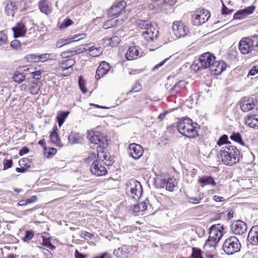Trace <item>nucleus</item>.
I'll return each instance as SVG.
<instances>
[{
	"mask_svg": "<svg viewBox=\"0 0 258 258\" xmlns=\"http://www.w3.org/2000/svg\"><path fill=\"white\" fill-rule=\"evenodd\" d=\"M53 131L49 136L50 141L59 147H62L63 144L62 143L60 138L58 134V129L56 125H54L52 128Z\"/></svg>",
	"mask_w": 258,
	"mask_h": 258,
	"instance_id": "nucleus-30",
	"label": "nucleus"
},
{
	"mask_svg": "<svg viewBox=\"0 0 258 258\" xmlns=\"http://www.w3.org/2000/svg\"><path fill=\"white\" fill-rule=\"evenodd\" d=\"M13 161L12 159H4V162H3V164H4V168L3 169L4 170H7L9 168H10L12 167V165H13Z\"/></svg>",
	"mask_w": 258,
	"mask_h": 258,
	"instance_id": "nucleus-52",
	"label": "nucleus"
},
{
	"mask_svg": "<svg viewBox=\"0 0 258 258\" xmlns=\"http://www.w3.org/2000/svg\"><path fill=\"white\" fill-rule=\"evenodd\" d=\"M246 125L254 129L258 130V115L249 114L244 118Z\"/></svg>",
	"mask_w": 258,
	"mask_h": 258,
	"instance_id": "nucleus-24",
	"label": "nucleus"
},
{
	"mask_svg": "<svg viewBox=\"0 0 258 258\" xmlns=\"http://www.w3.org/2000/svg\"><path fill=\"white\" fill-rule=\"evenodd\" d=\"M255 7L251 6L247 8H245L244 9H242L237 11L234 15L233 18L235 19H242L245 18L248 15L252 14L254 9Z\"/></svg>",
	"mask_w": 258,
	"mask_h": 258,
	"instance_id": "nucleus-25",
	"label": "nucleus"
},
{
	"mask_svg": "<svg viewBox=\"0 0 258 258\" xmlns=\"http://www.w3.org/2000/svg\"><path fill=\"white\" fill-rule=\"evenodd\" d=\"M158 35V30L152 25L142 32V36L147 43H150L157 39Z\"/></svg>",
	"mask_w": 258,
	"mask_h": 258,
	"instance_id": "nucleus-15",
	"label": "nucleus"
},
{
	"mask_svg": "<svg viewBox=\"0 0 258 258\" xmlns=\"http://www.w3.org/2000/svg\"><path fill=\"white\" fill-rule=\"evenodd\" d=\"M11 46L15 49H18L20 47V43L18 40H14L11 42Z\"/></svg>",
	"mask_w": 258,
	"mask_h": 258,
	"instance_id": "nucleus-59",
	"label": "nucleus"
},
{
	"mask_svg": "<svg viewBox=\"0 0 258 258\" xmlns=\"http://www.w3.org/2000/svg\"><path fill=\"white\" fill-rule=\"evenodd\" d=\"M137 27L141 29H144L146 30L149 26H151L152 25L149 24L148 22L143 20H139L137 22Z\"/></svg>",
	"mask_w": 258,
	"mask_h": 258,
	"instance_id": "nucleus-44",
	"label": "nucleus"
},
{
	"mask_svg": "<svg viewBox=\"0 0 258 258\" xmlns=\"http://www.w3.org/2000/svg\"><path fill=\"white\" fill-rule=\"evenodd\" d=\"M223 227L221 224L213 225L210 228L209 236L219 241L223 236Z\"/></svg>",
	"mask_w": 258,
	"mask_h": 258,
	"instance_id": "nucleus-20",
	"label": "nucleus"
},
{
	"mask_svg": "<svg viewBox=\"0 0 258 258\" xmlns=\"http://www.w3.org/2000/svg\"><path fill=\"white\" fill-rule=\"evenodd\" d=\"M177 127L178 131L183 136L195 138L199 135L198 130L200 126L189 118H184L177 122Z\"/></svg>",
	"mask_w": 258,
	"mask_h": 258,
	"instance_id": "nucleus-2",
	"label": "nucleus"
},
{
	"mask_svg": "<svg viewBox=\"0 0 258 258\" xmlns=\"http://www.w3.org/2000/svg\"><path fill=\"white\" fill-rule=\"evenodd\" d=\"M97 159L103 163L106 166H111L114 163V160L111 157L110 153L105 149V147H97Z\"/></svg>",
	"mask_w": 258,
	"mask_h": 258,
	"instance_id": "nucleus-11",
	"label": "nucleus"
},
{
	"mask_svg": "<svg viewBox=\"0 0 258 258\" xmlns=\"http://www.w3.org/2000/svg\"><path fill=\"white\" fill-rule=\"evenodd\" d=\"M176 128L177 129V125H174L172 124L167 127V132L171 134H173L175 133V131Z\"/></svg>",
	"mask_w": 258,
	"mask_h": 258,
	"instance_id": "nucleus-62",
	"label": "nucleus"
},
{
	"mask_svg": "<svg viewBox=\"0 0 258 258\" xmlns=\"http://www.w3.org/2000/svg\"><path fill=\"white\" fill-rule=\"evenodd\" d=\"M76 61L75 59H63L58 60L54 70L61 77L70 76L74 72V67Z\"/></svg>",
	"mask_w": 258,
	"mask_h": 258,
	"instance_id": "nucleus-4",
	"label": "nucleus"
},
{
	"mask_svg": "<svg viewBox=\"0 0 258 258\" xmlns=\"http://www.w3.org/2000/svg\"><path fill=\"white\" fill-rule=\"evenodd\" d=\"M83 139V136L75 131H71L68 135V143L70 144L79 143Z\"/></svg>",
	"mask_w": 258,
	"mask_h": 258,
	"instance_id": "nucleus-31",
	"label": "nucleus"
},
{
	"mask_svg": "<svg viewBox=\"0 0 258 258\" xmlns=\"http://www.w3.org/2000/svg\"><path fill=\"white\" fill-rule=\"evenodd\" d=\"M239 105L241 110L247 112L254 109H257L258 101L250 97H244L239 101Z\"/></svg>",
	"mask_w": 258,
	"mask_h": 258,
	"instance_id": "nucleus-10",
	"label": "nucleus"
},
{
	"mask_svg": "<svg viewBox=\"0 0 258 258\" xmlns=\"http://www.w3.org/2000/svg\"><path fill=\"white\" fill-rule=\"evenodd\" d=\"M126 6V3L123 0H117L109 9L108 15L110 17H116Z\"/></svg>",
	"mask_w": 258,
	"mask_h": 258,
	"instance_id": "nucleus-16",
	"label": "nucleus"
},
{
	"mask_svg": "<svg viewBox=\"0 0 258 258\" xmlns=\"http://www.w3.org/2000/svg\"><path fill=\"white\" fill-rule=\"evenodd\" d=\"M104 41L106 46L114 47L118 45L121 40L119 37L115 36L111 38H105Z\"/></svg>",
	"mask_w": 258,
	"mask_h": 258,
	"instance_id": "nucleus-35",
	"label": "nucleus"
},
{
	"mask_svg": "<svg viewBox=\"0 0 258 258\" xmlns=\"http://www.w3.org/2000/svg\"><path fill=\"white\" fill-rule=\"evenodd\" d=\"M241 244L235 236H232L227 238L224 241L222 249L227 254H233L240 250Z\"/></svg>",
	"mask_w": 258,
	"mask_h": 258,
	"instance_id": "nucleus-5",
	"label": "nucleus"
},
{
	"mask_svg": "<svg viewBox=\"0 0 258 258\" xmlns=\"http://www.w3.org/2000/svg\"><path fill=\"white\" fill-rule=\"evenodd\" d=\"M238 49L243 55L258 54V35L255 34L241 38L238 43Z\"/></svg>",
	"mask_w": 258,
	"mask_h": 258,
	"instance_id": "nucleus-3",
	"label": "nucleus"
},
{
	"mask_svg": "<svg viewBox=\"0 0 258 258\" xmlns=\"http://www.w3.org/2000/svg\"><path fill=\"white\" fill-rule=\"evenodd\" d=\"M198 182L200 186L203 187L206 185H212L215 186L216 183L213 177L211 176L205 175L199 177Z\"/></svg>",
	"mask_w": 258,
	"mask_h": 258,
	"instance_id": "nucleus-28",
	"label": "nucleus"
},
{
	"mask_svg": "<svg viewBox=\"0 0 258 258\" xmlns=\"http://www.w3.org/2000/svg\"><path fill=\"white\" fill-rule=\"evenodd\" d=\"M128 152L129 155L135 159H138L143 154V147L137 144L132 143L128 146Z\"/></svg>",
	"mask_w": 258,
	"mask_h": 258,
	"instance_id": "nucleus-18",
	"label": "nucleus"
},
{
	"mask_svg": "<svg viewBox=\"0 0 258 258\" xmlns=\"http://www.w3.org/2000/svg\"><path fill=\"white\" fill-rule=\"evenodd\" d=\"M204 245L203 248V254L205 258H215L217 254V248Z\"/></svg>",
	"mask_w": 258,
	"mask_h": 258,
	"instance_id": "nucleus-33",
	"label": "nucleus"
},
{
	"mask_svg": "<svg viewBox=\"0 0 258 258\" xmlns=\"http://www.w3.org/2000/svg\"><path fill=\"white\" fill-rule=\"evenodd\" d=\"M203 250L197 247H192L191 256L194 258H205L202 256Z\"/></svg>",
	"mask_w": 258,
	"mask_h": 258,
	"instance_id": "nucleus-45",
	"label": "nucleus"
},
{
	"mask_svg": "<svg viewBox=\"0 0 258 258\" xmlns=\"http://www.w3.org/2000/svg\"><path fill=\"white\" fill-rule=\"evenodd\" d=\"M17 10V7L15 2H10L6 5L5 11L8 15L14 16Z\"/></svg>",
	"mask_w": 258,
	"mask_h": 258,
	"instance_id": "nucleus-36",
	"label": "nucleus"
},
{
	"mask_svg": "<svg viewBox=\"0 0 258 258\" xmlns=\"http://www.w3.org/2000/svg\"><path fill=\"white\" fill-rule=\"evenodd\" d=\"M142 89V85L138 82H136L132 90H131L128 93L132 92H138L141 91Z\"/></svg>",
	"mask_w": 258,
	"mask_h": 258,
	"instance_id": "nucleus-51",
	"label": "nucleus"
},
{
	"mask_svg": "<svg viewBox=\"0 0 258 258\" xmlns=\"http://www.w3.org/2000/svg\"><path fill=\"white\" fill-rule=\"evenodd\" d=\"M210 17V12L203 9L197 10L192 15V21L194 25L199 26L205 23Z\"/></svg>",
	"mask_w": 258,
	"mask_h": 258,
	"instance_id": "nucleus-9",
	"label": "nucleus"
},
{
	"mask_svg": "<svg viewBox=\"0 0 258 258\" xmlns=\"http://www.w3.org/2000/svg\"><path fill=\"white\" fill-rule=\"evenodd\" d=\"M226 66L224 61L215 60L210 69L214 75H218L225 70Z\"/></svg>",
	"mask_w": 258,
	"mask_h": 258,
	"instance_id": "nucleus-22",
	"label": "nucleus"
},
{
	"mask_svg": "<svg viewBox=\"0 0 258 258\" xmlns=\"http://www.w3.org/2000/svg\"><path fill=\"white\" fill-rule=\"evenodd\" d=\"M248 240L253 245L258 244V226L255 225L250 229L248 237Z\"/></svg>",
	"mask_w": 258,
	"mask_h": 258,
	"instance_id": "nucleus-29",
	"label": "nucleus"
},
{
	"mask_svg": "<svg viewBox=\"0 0 258 258\" xmlns=\"http://www.w3.org/2000/svg\"><path fill=\"white\" fill-rule=\"evenodd\" d=\"M230 139L236 143H239L241 145L243 146L244 143L243 141L241 136L239 133L233 132L230 136Z\"/></svg>",
	"mask_w": 258,
	"mask_h": 258,
	"instance_id": "nucleus-40",
	"label": "nucleus"
},
{
	"mask_svg": "<svg viewBox=\"0 0 258 258\" xmlns=\"http://www.w3.org/2000/svg\"><path fill=\"white\" fill-rule=\"evenodd\" d=\"M155 183L157 187L162 188L165 187L166 190L169 191H173L178 184V182L175 178L170 177L166 179L162 176L155 178Z\"/></svg>",
	"mask_w": 258,
	"mask_h": 258,
	"instance_id": "nucleus-7",
	"label": "nucleus"
},
{
	"mask_svg": "<svg viewBox=\"0 0 258 258\" xmlns=\"http://www.w3.org/2000/svg\"><path fill=\"white\" fill-rule=\"evenodd\" d=\"M138 205L142 212H144L146 210L147 208V204L146 202H140L138 203Z\"/></svg>",
	"mask_w": 258,
	"mask_h": 258,
	"instance_id": "nucleus-63",
	"label": "nucleus"
},
{
	"mask_svg": "<svg viewBox=\"0 0 258 258\" xmlns=\"http://www.w3.org/2000/svg\"><path fill=\"white\" fill-rule=\"evenodd\" d=\"M69 113V111H60L58 113L56 119L59 127L62 125Z\"/></svg>",
	"mask_w": 258,
	"mask_h": 258,
	"instance_id": "nucleus-37",
	"label": "nucleus"
},
{
	"mask_svg": "<svg viewBox=\"0 0 258 258\" xmlns=\"http://www.w3.org/2000/svg\"><path fill=\"white\" fill-rule=\"evenodd\" d=\"M40 12L48 15L52 11V6L50 0H40L38 3Z\"/></svg>",
	"mask_w": 258,
	"mask_h": 258,
	"instance_id": "nucleus-26",
	"label": "nucleus"
},
{
	"mask_svg": "<svg viewBox=\"0 0 258 258\" xmlns=\"http://www.w3.org/2000/svg\"><path fill=\"white\" fill-rule=\"evenodd\" d=\"M43 152L44 156L46 158H49L56 154L57 150L54 148H45Z\"/></svg>",
	"mask_w": 258,
	"mask_h": 258,
	"instance_id": "nucleus-42",
	"label": "nucleus"
},
{
	"mask_svg": "<svg viewBox=\"0 0 258 258\" xmlns=\"http://www.w3.org/2000/svg\"><path fill=\"white\" fill-rule=\"evenodd\" d=\"M172 31L177 38L184 37L189 33L188 27L181 21H174L173 23Z\"/></svg>",
	"mask_w": 258,
	"mask_h": 258,
	"instance_id": "nucleus-12",
	"label": "nucleus"
},
{
	"mask_svg": "<svg viewBox=\"0 0 258 258\" xmlns=\"http://www.w3.org/2000/svg\"><path fill=\"white\" fill-rule=\"evenodd\" d=\"M32 238V231H27L25 233V235L23 238L24 241H28Z\"/></svg>",
	"mask_w": 258,
	"mask_h": 258,
	"instance_id": "nucleus-56",
	"label": "nucleus"
},
{
	"mask_svg": "<svg viewBox=\"0 0 258 258\" xmlns=\"http://www.w3.org/2000/svg\"><path fill=\"white\" fill-rule=\"evenodd\" d=\"M222 162L226 165L232 166L238 163L241 158L240 152L236 146L228 144L220 151Z\"/></svg>",
	"mask_w": 258,
	"mask_h": 258,
	"instance_id": "nucleus-1",
	"label": "nucleus"
},
{
	"mask_svg": "<svg viewBox=\"0 0 258 258\" xmlns=\"http://www.w3.org/2000/svg\"><path fill=\"white\" fill-rule=\"evenodd\" d=\"M85 51L86 49L84 47L79 46L72 49L63 51L60 53V55L63 59H73L72 57L81 54Z\"/></svg>",
	"mask_w": 258,
	"mask_h": 258,
	"instance_id": "nucleus-17",
	"label": "nucleus"
},
{
	"mask_svg": "<svg viewBox=\"0 0 258 258\" xmlns=\"http://www.w3.org/2000/svg\"><path fill=\"white\" fill-rule=\"evenodd\" d=\"M73 24L74 22L72 20L69 18H66L64 20L63 22L60 24L59 26V28L60 29H63L73 25Z\"/></svg>",
	"mask_w": 258,
	"mask_h": 258,
	"instance_id": "nucleus-48",
	"label": "nucleus"
},
{
	"mask_svg": "<svg viewBox=\"0 0 258 258\" xmlns=\"http://www.w3.org/2000/svg\"><path fill=\"white\" fill-rule=\"evenodd\" d=\"M110 70V64L106 61H102L96 70L95 79L97 80H99L106 75L109 72Z\"/></svg>",
	"mask_w": 258,
	"mask_h": 258,
	"instance_id": "nucleus-21",
	"label": "nucleus"
},
{
	"mask_svg": "<svg viewBox=\"0 0 258 258\" xmlns=\"http://www.w3.org/2000/svg\"><path fill=\"white\" fill-rule=\"evenodd\" d=\"M126 191L128 196L136 200L141 196L143 190L140 182L131 179L126 183Z\"/></svg>",
	"mask_w": 258,
	"mask_h": 258,
	"instance_id": "nucleus-6",
	"label": "nucleus"
},
{
	"mask_svg": "<svg viewBox=\"0 0 258 258\" xmlns=\"http://www.w3.org/2000/svg\"><path fill=\"white\" fill-rule=\"evenodd\" d=\"M96 158V155L94 153H90L88 157L85 159V161L86 163H90V162L92 161Z\"/></svg>",
	"mask_w": 258,
	"mask_h": 258,
	"instance_id": "nucleus-57",
	"label": "nucleus"
},
{
	"mask_svg": "<svg viewBox=\"0 0 258 258\" xmlns=\"http://www.w3.org/2000/svg\"><path fill=\"white\" fill-rule=\"evenodd\" d=\"M42 245L49 248L51 250H54L55 249V246L53 245L50 241V239L49 238H45L44 236H42Z\"/></svg>",
	"mask_w": 258,
	"mask_h": 258,
	"instance_id": "nucleus-41",
	"label": "nucleus"
},
{
	"mask_svg": "<svg viewBox=\"0 0 258 258\" xmlns=\"http://www.w3.org/2000/svg\"><path fill=\"white\" fill-rule=\"evenodd\" d=\"M81 236L85 239H91L93 237V234L87 231H82Z\"/></svg>",
	"mask_w": 258,
	"mask_h": 258,
	"instance_id": "nucleus-54",
	"label": "nucleus"
},
{
	"mask_svg": "<svg viewBox=\"0 0 258 258\" xmlns=\"http://www.w3.org/2000/svg\"><path fill=\"white\" fill-rule=\"evenodd\" d=\"M7 40V35L2 32H0V45L6 43Z\"/></svg>",
	"mask_w": 258,
	"mask_h": 258,
	"instance_id": "nucleus-55",
	"label": "nucleus"
},
{
	"mask_svg": "<svg viewBox=\"0 0 258 258\" xmlns=\"http://www.w3.org/2000/svg\"><path fill=\"white\" fill-rule=\"evenodd\" d=\"M52 54L51 53L33 54V62H45L50 60Z\"/></svg>",
	"mask_w": 258,
	"mask_h": 258,
	"instance_id": "nucleus-34",
	"label": "nucleus"
},
{
	"mask_svg": "<svg viewBox=\"0 0 258 258\" xmlns=\"http://www.w3.org/2000/svg\"><path fill=\"white\" fill-rule=\"evenodd\" d=\"M87 138L93 144L98 145V146L105 147L107 145V139L106 136L103 135L100 132L93 130L88 131L87 132Z\"/></svg>",
	"mask_w": 258,
	"mask_h": 258,
	"instance_id": "nucleus-8",
	"label": "nucleus"
},
{
	"mask_svg": "<svg viewBox=\"0 0 258 258\" xmlns=\"http://www.w3.org/2000/svg\"><path fill=\"white\" fill-rule=\"evenodd\" d=\"M39 248L41 250L44 258H51L52 257V254L49 250L41 246H39Z\"/></svg>",
	"mask_w": 258,
	"mask_h": 258,
	"instance_id": "nucleus-53",
	"label": "nucleus"
},
{
	"mask_svg": "<svg viewBox=\"0 0 258 258\" xmlns=\"http://www.w3.org/2000/svg\"><path fill=\"white\" fill-rule=\"evenodd\" d=\"M226 144H230V142L228 141V136L226 135H223L219 139L217 145L221 146Z\"/></svg>",
	"mask_w": 258,
	"mask_h": 258,
	"instance_id": "nucleus-46",
	"label": "nucleus"
},
{
	"mask_svg": "<svg viewBox=\"0 0 258 258\" xmlns=\"http://www.w3.org/2000/svg\"><path fill=\"white\" fill-rule=\"evenodd\" d=\"M25 77L26 76L24 73L17 71L13 74V79L14 82L20 83L25 80Z\"/></svg>",
	"mask_w": 258,
	"mask_h": 258,
	"instance_id": "nucleus-38",
	"label": "nucleus"
},
{
	"mask_svg": "<svg viewBox=\"0 0 258 258\" xmlns=\"http://www.w3.org/2000/svg\"><path fill=\"white\" fill-rule=\"evenodd\" d=\"M187 82L184 80H180L176 83L170 90V93L173 95L181 93L186 90Z\"/></svg>",
	"mask_w": 258,
	"mask_h": 258,
	"instance_id": "nucleus-27",
	"label": "nucleus"
},
{
	"mask_svg": "<svg viewBox=\"0 0 258 258\" xmlns=\"http://www.w3.org/2000/svg\"><path fill=\"white\" fill-rule=\"evenodd\" d=\"M90 171L92 174L96 176H105L108 173L106 168L98 159H96L92 163Z\"/></svg>",
	"mask_w": 258,
	"mask_h": 258,
	"instance_id": "nucleus-13",
	"label": "nucleus"
},
{
	"mask_svg": "<svg viewBox=\"0 0 258 258\" xmlns=\"http://www.w3.org/2000/svg\"><path fill=\"white\" fill-rule=\"evenodd\" d=\"M219 242V241H218L217 240L212 238L211 237L209 236L204 245H208L207 246H210L211 247H215V248H217V245Z\"/></svg>",
	"mask_w": 258,
	"mask_h": 258,
	"instance_id": "nucleus-47",
	"label": "nucleus"
},
{
	"mask_svg": "<svg viewBox=\"0 0 258 258\" xmlns=\"http://www.w3.org/2000/svg\"><path fill=\"white\" fill-rule=\"evenodd\" d=\"M68 43V42L67 39H61L57 41L56 43V46L57 47H61Z\"/></svg>",
	"mask_w": 258,
	"mask_h": 258,
	"instance_id": "nucleus-60",
	"label": "nucleus"
},
{
	"mask_svg": "<svg viewBox=\"0 0 258 258\" xmlns=\"http://www.w3.org/2000/svg\"><path fill=\"white\" fill-rule=\"evenodd\" d=\"M202 198L200 197H187V201L189 203L198 204L201 202Z\"/></svg>",
	"mask_w": 258,
	"mask_h": 258,
	"instance_id": "nucleus-50",
	"label": "nucleus"
},
{
	"mask_svg": "<svg viewBox=\"0 0 258 258\" xmlns=\"http://www.w3.org/2000/svg\"><path fill=\"white\" fill-rule=\"evenodd\" d=\"M19 164L20 167H23L27 170L31 167V162L28 158H23L19 160Z\"/></svg>",
	"mask_w": 258,
	"mask_h": 258,
	"instance_id": "nucleus-43",
	"label": "nucleus"
},
{
	"mask_svg": "<svg viewBox=\"0 0 258 258\" xmlns=\"http://www.w3.org/2000/svg\"><path fill=\"white\" fill-rule=\"evenodd\" d=\"M216 59V57L209 52L202 54L199 59V68L202 69H210L213 62Z\"/></svg>",
	"mask_w": 258,
	"mask_h": 258,
	"instance_id": "nucleus-14",
	"label": "nucleus"
},
{
	"mask_svg": "<svg viewBox=\"0 0 258 258\" xmlns=\"http://www.w3.org/2000/svg\"><path fill=\"white\" fill-rule=\"evenodd\" d=\"M141 48L137 46H133L128 48L125 56L126 59L132 60L137 59L140 56Z\"/></svg>",
	"mask_w": 258,
	"mask_h": 258,
	"instance_id": "nucleus-23",
	"label": "nucleus"
},
{
	"mask_svg": "<svg viewBox=\"0 0 258 258\" xmlns=\"http://www.w3.org/2000/svg\"><path fill=\"white\" fill-rule=\"evenodd\" d=\"M258 73V64L255 65L252 67L248 73V75L250 76H254Z\"/></svg>",
	"mask_w": 258,
	"mask_h": 258,
	"instance_id": "nucleus-58",
	"label": "nucleus"
},
{
	"mask_svg": "<svg viewBox=\"0 0 258 258\" xmlns=\"http://www.w3.org/2000/svg\"><path fill=\"white\" fill-rule=\"evenodd\" d=\"M88 51L90 53V55L93 57L99 56L102 52V49L100 47H96L92 46L88 48Z\"/></svg>",
	"mask_w": 258,
	"mask_h": 258,
	"instance_id": "nucleus-39",
	"label": "nucleus"
},
{
	"mask_svg": "<svg viewBox=\"0 0 258 258\" xmlns=\"http://www.w3.org/2000/svg\"><path fill=\"white\" fill-rule=\"evenodd\" d=\"M246 224L241 220H237L233 222L231 225V230L236 235H242L247 231Z\"/></svg>",
	"mask_w": 258,
	"mask_h": 258,
	"instance_id": "nucleus-19",
	"label": "nucleus"
},
{
	"mask_svg": "<svg viewBox=\"0 0 258 258\" xmlns=\"http://www.w3.org/2000/svg\"><path fill=\"white\" fill-rule=\"evenodd\" d=\"M12 30L14 32V36L15 38L22 36L26 32L25 26L22 22L17 23L16 26L12 28Z\"/></svg>",
	"mask_w": 258,
	"mask_h": 258,
	"instance_id": "nucleus-32",
	"label": "nucleus"
},
{
	"mask_svg": "<svg viewBox=\"0 0 258 258\" xmlns=\"http://www.w3.org/2000/svg\"><path fill=\"white\" fill-rule=\"evenodd\" d=\"M28 152L29 149L26 147H24L19 151V154L20 156H22L28 153Z\"/></svg>",
	"mask_w": 258,
	"mask_h": 258,
	"instance_id": "nucleus-64",
	"label": "nucleus"
},
{
	"mask_svg": "<svg viewBox=\"0 0 258 258\" xmlns=\"http://www.w3.org/2000/svg\"><path fill=\"white\" fill-rule=\"evenodd\" d=\"M92 258H111V256L108 253L104 252L103 253L95 256Z\"/></svg>",
	"mask_w": 258,
	"mask_h": 258,
	"instance_id": "nucleus-61",
	"label": "nucleus"
},
{
	"mask_svg": "<svg viewBox=\"0 0 258 258\" xmlns=\"http://www.w3.org/2000/svg\"><path fill=\"white\" fill-rule=\"evenodd\" d=\"M86 82L83 79V77L80 76L79 78V85L80 89L83 93H86L87 92V89L85 86Z\"/></svg>",
	"mask_w": 258,
	"mask_h": 258,
	"instance_id": "nucleus-49",
	"label": "nucleus"
}]
</instances>
